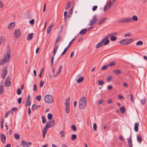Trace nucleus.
<instances>
[{"instance_id": "393cba45", "label": "nucleus", "mask_w": 147, "mask_h": 147, "mask_svg": "<svg viewBox=\"0 0 147 147\" xmlns=\"http://www.w3.org/2000/svg\"><path fill=\"white\" fill-rule=\"evenodd\" d=\"M113 72L116 75L120 74L121 73V71L119 69L114 70L113 71Z\"/></svg>"}, {"instance_id": "4468645a", "label": "nucleus", "mask_w": 147, "mask_h": 147, "mask_svg": "<svg viewBox=\"0 0 147 147\" xmlns=\"http://www.w3.org/2000/svg\"><path fill=\"white\" fill-rule=\"evenodd\" d=\"M0 137L2 142L3 143H5L6 139V136L3 134H0Z\"/></svg>"}, {"instance_id": "a19ab883", "label": "nucleus", "mask_w": 147, "mask_h": 147, "mask_svg": "<svg viewBox=\"0 0 147 147\" xmlns=\"http://www.w3.org/2000/svg\"><path fill=\"white\" fill-rule=\"evenodd\" d=\"M132 20H133L135 21H137L138 20V18L137 16L136 15H134L133 16L132 18Z\"/></svg>"}, {"instance_id": "de8ad7c7", "label": "nucleus", "mask_w": 147, "mask_h": 147, "mask_svg": "<svg viewBox=\"0 0 147 147\" xmlns=\"http://www.w3.org/2000/svg\"><path fill=\"white\" fill-rule=\"evenodd\" d=\"M70 2H69L68 3H67L66 4V5L65 6V9H67L68 8H69L70 7Z\"/></svg>"}, {"instance_id": "7ed1b4c3", "label": "nucleus", "mask_w": 147, "mask_h": 147, "mask_svg": "<svg viewBox=\"0 0 147 147\" xmlns=\"http://www.w3.org/2000/svg\"><path fill=\"white\" fill-rule=\"evenodd\" d=\"M45 101H53V97L51 95H47L45 96L44 98Z\"/></svg>"}, {"instance_id": "f704fd0d", "label": "nucleus", "mask_w": 147, "mask_h": 147, "mask_svg": "<svg viewBox=\"0 0 147 147\" xmlns=\"http://www.w3.org/2000/svg\"><path fill=\"white\" fill-rule=\"evenodd\" d=\"M5 85L7 87L10 86L11 84V83L10 81H5Z\"/></svg>"}, {"instance_id": "39448f33", "label": "nucleus", "mask_w": 147, "mask_h": 147, "mask_svg": "<svg viewBox=\"0 0 147 147\" xmlns=\"http://www.w3.org/2000/svg\"><path fill=\"white\" fill-rule=\"evenodd\" d=\"M111 36V34H109L107 35L105 38L102 40H104L102 42L103 45H106L109 44V40L108 39V38Z\"/></svg>"}, {"instance_id": "4be33fe9", "label": "nucleus", "mask_w": 147, "mask_h": 147, "mask_svg": "<svg viewBox=\"0 0 147 147\" xmlns=\"http://www.w3.org/2000/svg\"><path fill=\"white\" fill-rule=\"evenodd\" d=\"M4 86L0 85V94H3L4 93Z\"/></svg>"}, {"instance_id": "9d476101", "label": "nucleus", "mask_w": 147, "mask_h": 147, "mask_svg": "<svg viewBox=\"0 0 147 147\" xmlns=\"http://www.w3.org/2000/svg\"><path fill=\"white\" fill-rule=\"evenodd\" d=\"M14 35L16 37H19L21 35L20 29H17L15 30Z\"/></svg>"}, {"instance_id": "c9c22d12", "label": "nucleus", "mask_w": 147, "mask_h": 147, "mask_svg": "<svg viewBox=\"0 0 147 147\" xmlns=\"http://www.w3.org/2000/svg\"><path fill=\"white\" fill-rule=\"evenodd\" d=\"M14 136L16 140H18L20 138V135L17 134H15Z\"/></svg>"}, {"instance_id": "f8f14e48", "label": "nucleus", "mask_w": 147, "mask_h": 147, "mask_svg": "<svg viewBox=\"0 0 147 147\" xmlns=\"http://www.w3.org/2000/svg\"><path fill=\"white\" fill-rule=\"evenodd\" d=\"M79 78L78 79L77 82L78 83H81L84 80V78L83 77H81V74H78L76 78Z\"/></svg>"}, {"instance_id": "603ef678", "label": "nucleus", "mask_w": 147, "mask_h": 147, "mask_svg": "<svg viewBox=\"0 0 147 147\" xmlns=\"http://www.w3.org/2000/svg\"><path fill=\"white\" fill-rule=\"evenodd\" d=\"M41 99V96L40 95H38L36 96V99L38 101H40Z\"/></svg>"}, {"instance_id": "4d7b16f0", "label": "nucleus", "mask_w": 147, "mask_h": 147, "mask_svg": "<svg viewBox=\"0 0 147 147\" xmlns=\"http://www.w3.org/2000/svg\"><path fill=\"white\" fill-rule=\"evenodd\" d=\"M86 100L85 97L84 96L82 97L81 99H80V101H86Z\"/></svg>"}, {"instance_id": "b1692460", "label": "nucleus", "mask_w": 147, "mask_h": 147, "mask_svg": "<svg viewBox=\"0 0 147 147\" xmlns=\"http://www.w3.org/2000/svg\"><path fill=\"white\" fill-rule=\"evenodd\" d=\"M126 38L123 39L119 41L120 43L124 45H127V44H126Z\"/></svg>"}, {"instance_id": "bb28decb", "label": "nucleus", "mask_w": 147, "mask_h": 147, "mask_svg": "<svg viewBox=\"0 0 147 147\" xmlns=\"http://www.w3.org/2000/svg\"><path fill=\"white\" fill-rule=\"evenodd\" d=\"M87 30L86 29H84L81 30L79 32V34H84L86 32Z\"/></svg>"}, {"instance_id": "20e7f679", "label": "nucleus", "mask_w": 147, "mask_h": 147, "mask_svg": "<svg viewBox=\"0 0 147 147\" xmlns=\"http://www.w3.org/2000/svg\"><path fill=\"white\" fill-rule=\"evenodd\" d=\"M51 127L49 126V125L48 123L46 124V125L44 127L43 132H42V137L43 138H44L45 135H46L47 129L48 128Z\"/></svg>"}, {"instance_id": "13d9d810", "label": "nucleus", "mask_w": 147, "mask_h": 147, "mask_svg": "<svg viewBox=\"0 0 147 147\" xmlns=\"http://www.w3.org/2000/svg\"><path fill=\"white\" fill-rule=\"evenodd\" d=\"M93 127L94 130L96 131V130L97 125L96 123H94L93 124Z\"/></svg>"}, {"instance_id": "a211bd4d", "label": "nucleus", "mask_w": 147, "mask_h": 147, "mask_svg": "<svg viewBox=\"0 0 147 147\" xmlns=\"http://www.w3.org/2000/svg\"><path fill=\"white\" fill-rule=\"evenodd\" d=\"M107 19V18L105 17L100 20L98 22V24L99 25H101L105 22V21Z\"/></svg>"}, {"instance_id": "c85d7f7f", "label": "nucleus", "mask_w": 147, "mask_h": 147, "mask_svg": "<svg viewBox=\"0 0 147 147\" xmlns=\"http://www.w3.org/2000/svg\"><path fill=\"white\" fill-rule=\"evenodd\" d=\"M111 7L110 5L107 3V4L104 7V11H105L106 10L109 9L111 8Z\"/></svg>"}, {"instance_id": "f257e3e1", "label": "nucleus", "mask_w": 147, "mask_h": 147, "mask_svg": "<svg viewBox=\"0 0 147 147\" xmlns=\"http://www.w3.org/2000/svg\"><path fill=\"white\" fill-rule=\"evenodd\" d=\"M10 49H7L6 54H5L3 57V59L0 61V65H2L8 62L10 58Z\"/></svg>"}, {"instance_id": "6ab92c4d", "label": "nucleus", "mask_w": 147, "mask_h": 147, "mask_svg": "<svg viewBox=\"0 0 147 147\" xmlns=\"http://www.w3.org/2000/svg\"><path fill=\"white\" fill-rule=\"evenodd\" d=\"M22 144L23 147H29L28 144L25 140H22Z\"/></svg>"}, {"instance_id": "338daca9", "label": "nucleus", "mask_w": 147, "mask_h": 147, "mask_svg": "<svg viewBox=\"0 0 147 147\" xmlns=\"http://www.w3.org/2000/svg\"><path fill=\"white\" fill-rule=\"evenodd\" d=\"M34 90V91H36L37 90V86L36 84H34V88H33Z\"/></svg>"}, {"instance_id": "ea45409f", "label": "nucleus", "mask_w": 147, "mask_h": 147, "mask_svg": "<svg viewBox=\"0 0 147 147\" xmlns=\"http://www.w3.org/2000/svg\"><path fill=\"white\" fill-rule=\"evenodd\" d=\"M12 111H10V110L8 111L5 114V117H8L10 113L11 114Z\"/></svg>"}, {"instance_id": "aec40b11", "label": "nucleus", "mask_w": 147, "mask_h": 147, "mask_svg": "<svg viewBox=\"0 0 147 147\" xmlns=\"http://www.w3.org/2000/svg\"><path fill=\"white\" fill-rule=\"evenodd\" d=\"M104 40H102L100 42L97 44L96 46V48H98L99 47H102L103 46L102 42Z\"/></svg>"}, {"instance_id": "a18cd8bd", "label": "nucleus", "mask_w": 147, "mask_h": 147, "mask_svg": "<svg viewBox=\"0 0 147 147\" xmlns=\"http://www.w3.org/2000/svg\"><path fill=\"white\" fill-rule=\"evenodd\" d=\"M68 47H67L65 48V49H64L63 52L61 54V56H62L63 55H64L66 52L67 50L68 49Z\"/></svg>"}, {"instance_id": "e2e57ef3", "label": "nucleus", "mask_w": 147, "mask_h": 147, "mask_svg": "<svg viewBox=\"0 0 147 147\" xmlns=\"http://www.w3.org/2000/svg\"><path fill=\"white\" fill-rule=\"evenodd\" d=\"M42 123H45L46 121V119L44 117V116H42Z\"/></svg>"}, {"instance_id": "864d4df0", "label": "nucleus", "mask_w": 147, "mask_h": 147, "mask_svg": "<svg viewBox=\"0 0 147 147\" xmlns=\"http://www.w3.org/2000/svg\"><path fill=\"white\" fill-rule=\"evenodd\" d=\"M31 102H26L25 105L26 107L29 106L30 105Z\"/></svg>"}, {"instance_id": "c756f323", "label": "nucleus", "mask_w": 147, "mask_h": 147, "mask_svg": "<svg viewBox=\"0 0 147 147\" xmlns=\"http://www.w3.org/2000/svg\"><path fill=\"white\" fill-rule=\"evenodd\" d=\"M114 2L115 1L114 0H109L108 1L107 3L109 5H110V6H111L113 5V4L114 3Z\"/></svg>"}, {"instance_id": "9b49d317", "label": "nucleus", "mask_w": 147, "mask_h": 147, "mask_svg": "<svg viewBox=\"0 0 147 147\" xmlns=\"http://www.w3.org/2000/svg\"><path fill=\"white\" fill-rule=\"evenodd\" d=\"M129 147H132V140L131 138V132L129 138L127 139Z\"/></svg>"}, {"instance_id": "f3484780", "label": "nucleus", "mask_w": 147, "mask_h": 147, "mask_svg": "<svg viewBox=\"0 0 147 147\" xmlns=\"http://www.w3.org/2000/svg\"><path fill=\"white\" fill-rule=\"evenodd\" d=\"M54 26L53 23L51 24L47 28V34L49 33L51 31L52 28Z\"/></svg>"}, {"instance_id": "dca6fc26", "label": "nucleus", "mask_w": 147, "mask_h": 147, "mask_svg": "<svg viewBox=\"0 0 147 147\" xmlns=\"http://www.w3.org/2000/svg\"><path fill=\"white\" fill-rule=\"evenodd\" d=\"M15 24L13 22H12L9 25L8 28L9 29L11 30L15 26Z\"/></svg>"}, {"instance_id": "6e6d98bb", "label": "nucleus", "mask_w": 147, "mask_h": 147, "mask_svg": "<svg viewBox=\"0 0 147 147\" xmlns=\"http://www.w3.org/2000/svg\"><path fill=\"white\" fill-rule=\"evenodd\" d=\"M4 6V4L1 1H0V8H3Z\"/></svg>"}, {"instance_id": "58836bf2", "label": "nucleus", "mask_w": 147, "mask_h": 147, "mask_svg": "<svg viewBox=\"0 0 147 147\" xmlns=\"http://www.w3.org/2000/svg\"><path fill=\"white\" fill-rule=\"evenodd\" d=\"M108 67V65H105L102 67L101 69L102 70H105Z\"/></svg>"}, {"instance_id": "3c124183", "label": "nucleus", "mask_w": 147, "mask_h": 147, "mask_svg": "<svg viewBox=\"0 0 147 147\" xmlns=\"http://www.w3.org/2000/svg\"><path fill=\"white\" fill-rule=\"evenodd\" d=\"M44 67H43L41 69V71H40V73L39 74V78H41L42 76V73H43V71L44 70Z\"/></svg>"}, {"instance_id": "412c9836", "label": "nucleus", "mask_w": 147, "mask_h": 147, "mask_svg": "<svg viewBox=\"0 0 147 147\" xmlns=\"http://www.w3.org/2000/svg\"><path fill=\"white\" fill-rule=\"evenodd\" d=\"M33 35V34L32 33L29 34L27 36V40H31L32 39Z\"/></svg>"}, {"instance_id": "5fc2aeb1", "label": "nucleus", "mask_w": 147, "mask_h": 147, "mask_svg": "<svg viewBox=\"0 0 147 147\" xmlns=\"http://www.w3.org/2000/svg\"><path fill=\"white\" fill-rule=\"evenodd\" d=\"M98 82L100 85H102L104 84V81L102 80H99L98 81Z\"/></svg>"}, {"instance_id": "052dcab7", "label": "nucleus", "mask_w": 147, "mask_h": 147, "mask_svg": "<svg viewBox=\"0 0 147 147\" xmlns=\"http://www.w3.org/2000/svg\"><path fill=\"white\" fill-rule=\"evenodd\" d=\"M21 91L20 88H18L17 90V94L19 95L21 94Z\"/></svg>"}, {"instance_id": "2f4dec72", "label": "nucleus", "mask_w": 147, "mask_h": 147, "mask_svg": "<svg viewBox=\"0 0 147 147\" xmlns=\"http://www.w3.org/2000/svg\"><path fill=\"white\" fill-rule=\"evenodd\" d=\"M61 37L60 36H58L56 39V42H57L60 41L61 40Z\"/></svg>"}, {"instance_id": "f03ea898", "label": "nucleus", "mask_w": 147, "mask_h": 147, "mask_svg": "<svg viewBox=\"0 0 147 147\" xmlns=\"http://www.w3.org/2000/svg\"><path fill=\"white\" fill-rule=\"evenodd\" d=\"M132 22L131 18L127 17L125 18H120L118 20L117 22L119 24L125 23Z\"/></svg>"}, {"instance_id": "bf43d9fd", "label": "nucleus", "mask_w": 147, "mask_h": 147, "mask_svg": "<svg viewBox=\"0 0 147 147\" xmlns=\"http://www.w3.org/2000/svg\"><path fill=\"white\" fill-rule=\"evenodd\" d=\"M34 19L31 20L30 22L29 23L31 25H33L34 23Z\"/></svg>"}, {"instance_id": "2eb2a0df", "label": "nucleus", "mask_w": 147, "mask_h": 147, "mask_svg": "<svg viewBox=\"0 0 147 147\" xmlns=\"http://www.w3.org/2000/svg\"><path fill=\"white\" fill-rule=\"evenodd\" d=\"M62 67V66L61 65L60 66L58 71L53 76V77L55 78L57 77L58 76L60 73L61 72Z\"/></svg>"}, {"instance_id": "49530a36", "label": "nucleus", "mask_w": 147, "mask_h": 147, "mask_svg": "<svg viewBox=\"0 0 147 147\" xmlns=\"http://www.w3.org/2000/svg\"><path fill=\"white\" fill-rule=\"evenodd\" d=\"M71 128L74 131H75L76 130L77 128L74 125H72L71 126Z\"/></svg>"}, {"instance_id": "37998d69", "label": "nucleus", "mask_w": 147, "mask_h": 147, "mask_svg": "<svg viewBox=\"0 0 147 147\" xmlns=\"http://www.w3.org/2000/svg\"><path fill=\"white\" fill-rule=\"evenodd\" d=\"M76 134H73L71 137V140H74L76 138Z\"/></svg>"}, {"instance_id": "4c0bfd02", "label": "nucleus", "mask_w": 147, "mask_h": 147, "mask_svg": "<svg viewBox=\"0 0 147 147\" xmlns=\"http://www.w3.org/2000/svg\"><path fill=\"white\" fill-rule=\"evenodd\" d=\"M115 62H112L110 63L109 64H108V67H112V66L114 65H115Z\"/></svg>"}, {"instance_id": "a878e982", "label": "nucleus", "mask_w": 147, "mask_h": 147, "mask_svg": "<svg viewBox=\"0 0 147 147\" xmlns=\"http://www.w3.org/2000/svg\"><path fill=\"white\" fill-rule=\"evenodd\" d=\"M126 44L127 45H128L131 43L133 41V40L131 38H126Z\"/></svg>"}, {"instance_id": "09e8293b", "label": "nucleus", "mask_w": 147, "mask_h": 147, "mask_svg": "<svg viewBox=\"0 0 147 147\" xmlns=\"http://www.w3.org/2000/svg\"><path fill=\"white\" fill-rule=\"evenodd\" d=\"M143 44V42L141 41H139L138 42H137L136 43V45H142Z\"/></svg>"}, {"instance_id": "680f3d73", "label": "nucleus", "mask_w": 147, "mask_h": 147, "mask_svg": "<svg viewBox=\"0 0 147 147\" xmlns=\"http://www.w3.org/2000/svg\"><path fill=\"white\" fill-rule=\"evenodd\" d=\"M131 35V34L130 33H128L126 34H125L124 35V36L125 37H129Z\"/></svg>"}, {"instance_id": "6e6552de", "label": "nucleus", "mask_w": 147, "mask_h": 147, "mask_svg": "<svg viewBox=\"0 0 147 147\" xmlns=\"http://www.w3.org/2000/svg\"><path fill=\"white\" fill-rule=\"evenodd\" d=\"M86 102H79V107L81 109H84L86 105Z\"/></svg>"}, {"instance_id": "cd10ccee", "label": "nucleus", "mask_w": 147, "mask_h": 147, "mask_svg": "<svg viewBox=\"0 0 147 147\" xmlns=\"http://www.w3.org/2000/svg\"><path fill=\"white\" fill-rule=\"evenodd\" d=\"M137 141L140 143H141L142 141V139L141 137L138 134L137 135Z\"/></svg>"}, {"instance_id": "0e129e2a", "label": "nucleus", "mask_w": 147, "mask_h": 147, "mask_svg": "<svg viewBox=\"0 0 147 147\" xmlns=\"http://www.w3.org/2000/svg\"><path fill=\"white\" fill-rule=\"evenodd\" d=\"M75 38L76 37H75V38H74L69 43V44L68 45L67 47H70V45L71 44L72 42L73 41H74L75 39Z\"/></svg>"}, {"instance_id": "72a5a7b5", "label": "nucleus", "mask_w": 147, "mask_h": 147, "mask_svg": "<svg viewBox=\"0 0 147 147\" xmlns=\"http://www.w3.org/2000/svg\"><path fill=\"white\" fill-rule=\"evenodd\" d=\"M59 46H57L55 47L53 50V55L55 56V54L57 53V50L58 49Z\"/></svg>"}, {"instance_id": "5701e85b", "label": "nucleus", "mask_w": 147, "mask_h": 147, "mask_svg": "<svg viewBox=\"0 0 147 147\" xmlns=\"http://www.w3.org/2000/svg\"><path fill=\"white\" fill-rule=\"evenodd\" d=\"M139 125V123H135L134 124V130L136 132H137L138 131V127Z\"/></svg>"}, {"instance_id": "ddd939ff", "label": "nucleus", "mask_w": 147, "mask_h": 147, "mask_svg": "<svg viewBox=\"0 0 147 147\" xmlns=\"http://www.w3.org/2000/svg\"><path fill=\"white\" fill-rule=\"evenodd\" d=\"M47 123L49 125V126L51 127H53L55 125V123L54 120L48 121Z\"/></svg>"}, {"instance_id": "79ce46f5", "label": "nucleus", "mask_w": 147, "mask_h": 147, "mask_svg": "<svg viewBox=\"0 0 147 147\" xmlns=\"http://www.w3.org/2000/svg\"><path fill=\"white\" fill-rule=\"evenodd\" d=\"M53 117V115L51 113H49L48 114V119H51Z\"/></svg>"}, {"instance_id": "423d86ee", "label": "nucleus", "mask_w": 147, "mask_h": 147, "mask_svg": "<svg viewBox=\"0 0 147 147\" xmlns=\"http://www.w3.org/2000/svg\"><path fill=\"white\" fill-rule=\"evenodd\" d=\"M97 18V15H94L92 19L90 20L89 25L90 26L92 25L96 21Z\"/></svg>"}, {"instance_id": "7c9ffc66", "label": "nucleus", "mask_w": 147, "mask_h": 147, "mask_svg": "<svg viewBox=\"0 0 147 147\" xmlns=\"http://www.w3.org/2000/svg\"><path fill=\"white\" fill-rule=\"evenodd\" d=\"M119 110L121 113H123L125 112V108L124 107H121L120 108Z\"/></svg>"}, {"instance_id": "473e14b6", "label": "nucleus", "mask_w": 147, "mask_h": 147, "mask_svg": "<svg viewBox=\"0 0 147 147\" xmlns=\"http://www.w3.org/2000/svg\"><path fill=\"white\" fill-rule=\"evenodd\" d=\"M40 105H33L32 107V110H33V107H34V108L35 109H38L39 108H40Z\"/></svg>"}, {"instance_id": "1a4fd4ad", "label": "nucleus", "mask_w": 147, "mask_h": 147, "mask_svg": "<svg viewBox=\"0 0 147 147\" xmlns=\"http://www.w3.org/2000/svg\"><path fill=\"white\" fill-rule=\"evenodd\" d=\"M7 73V69L6 67H4L2 70V77L3 79L5 78V75Z\"/></svg>"}, {"instance_id": "69168bd1", "label": "nucleus", "mask_w": 147, "mask_h": 147, "mask_svg": "<svg viewBox=\"0 0 147 147\" xmlns=\"http://www.w3.org/2000/svg\"><path fill=\"white\" fill-rule=\"evenodd\" d=\"M112 79L111 77V76H109L107 78V80L108 82H110Z\"/></svg>"}, {"instance_id": "0eeeda50", "label": "nucleus", "mask_w": 147, "mask_h": 147, "mask_svg": "<svg viewBox=\"0 0 147 147\" xmlns=\"http://www.w3.org/2000/svg\"><path fill=\"white\" fill-rule=\"evenodd\" d=\"M70 102H65V111L66 113H68L70 111Z\"/></svg>"}, {"instance_id": "e433bc0d", "label": "nucleus", "mask_w": 147, "mask_h": 147, "mask_svg": "<svg viewBox=\"0 0 147 147\" xmlns=\"http://www.w3.org/2000/svg\"><path fill=\"white\" fill-rule=\"evenodd\" d=\"M117 37L115 36H111L110 37V39L112 41H115L117 39Z\"/></svg>"}, {"instance_id": "774afa93", "label": "nucleus", "mask_w": 147, "mask_h": 147, "mask_svg": "<svg viewBox=\"0 0 147 147\" xmlns=\"http://www.w3.org/2000/svg\"><path fill=\"white\" fill-rule=\"evenodd\" d=\"M44 84V82L43 81H41L40 82V87H42L43 85Z\"/></svg>"}, {"instance_id": "c03bdc74", "label": "nucleus", "mask_w": 147, "mask_h": 147, "mask_svg": "<svg viewBox=\"0 0 147 147\" xmlns=\"http://www.w3.org/2000/svg\"><path fill=\"white\" fill-rule=\"evenodd\" d=\"M17 110V107H13L12 108L11 110H10V111H12L11 112V114L13 113V111H16Z\"/></svg>"}, {"instance_id": "8fccbe9b", "label": "nucleus", "mask_w": 147, "mask_h": 147, "mask_svg": "<svg viewBox=\"0 0 147 147\" xmlns=\"http://www.w3.org/2000/svg\"><path fill=\"white\" fill-rule=\"evenodd\" d=\"M54 60V57L52 56L51 57V67H53V62Z\"/></svg>"}]
</instances>
